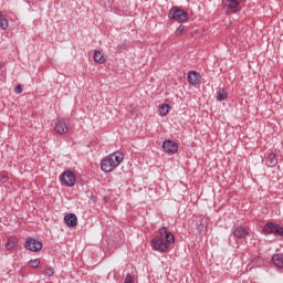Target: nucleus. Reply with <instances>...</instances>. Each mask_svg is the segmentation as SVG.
Listing matches in <instances>:
<instances>
[{"label":"nucleus","instance_id":"obj_1","mask_svg":"<svg viewBox=\"0 0 283 283\" xmlns=\"http://www.w3.org/2000/svg\"><path fill=\"white\" fill-rule=\"evenodd\" d=\"M123 158L125 156L122 153H114L111 154L108 157L104 158L101 163V169L102 171H105V174H109V171H114L120 163H123Z\"/></svg>","mask_w":283,"mask_h":283},{"label":"nucleus","instance_id":"obj_2","mask_svg":"<svg viewBox=\"0 0 283 283\" xmlns=\"http://www.w3.org/2000/svg\"><path fill=\"white\" fill-rule=\"evenodd\" d=\"M168 18L177 23H185L189 20V13L178 7H172L168 12Z\"/></svg>","mask_w":283,"mask_h":283},{"label":"nucleus","instance_id":"obj_3","mask_svg":"<svg viewBox=\"0 0 283 283\" xmlns=\"http://www.w3.org/2000/svg\"><path fill=\"white\" fill-rule=\"evenodd\" d=\"M242 3H244V0H222L223 10L228 14L240 12L242 10Z\"/></svg>","mask_w":283,"mask_h":283},{"label":"nucleus","instance_id":"obj_4","mask_svg":"<svg viewBox=\"0 0 283 283\" xmlns=\"http://www.w3.org/2000/svg\"><path fill=\"white\" fill-rule=\"evenodd\" d=\"M60 182H62L64 187H74V185H76V175L71 170H66L61 174Z\"/></svg>","mask_w":283,"mask_h":283},{"label":"nucleus","instance_id":"obj_5","mask_svg":"<svg viewBox=\"0 0 283 283\" xmlns=\"http://www.w3.org/2000/svg\"><path fill=\"white\" fill-rule=\"evenodd\" d=\"M24 249H27V251H32L33 253H39V251L43 249V242L30 237L25 241Z\"/></svg>","mask_w":283,"mask_h":283},{"label":"nucleus","instance_id":"obj_6","mask_svg":"<svg viewBox=\"0 0 283 283\" xmlns=\"http://www.w3.org/2000/svg\"><path fill=\"white\" fill-rule=\"evenodd\" d=\"M151 244L154 251H158L159 253H167L169 249V245L166 242H164L161 237L158 235L151 240Z\"/></svg>","mask_w":283,"mask_h":283},{"label":"nucleus","instance_id":"obj_7","mask_svg":"<svg viewBox=\"0 0 283 283\" xmlns=\"http://www.w3.org/2000/svg\"><path fill=\"white\" fill-rule=\"evenodd\" d=\"M196 224H197V231L198 233H205L207 231V227L209 224V218L205 216H200L196 219Z\"/></svg>","mask_w":283,"mask_h":283},{"label":"nucleus","instance_id":"obj_8","mask_svg":"<svg viewBox=\"0 0 283 283\" xmlns=\"http://www.w3.org/2000/svg\"><path fill=\"white\" fill-rule=\"evenodd\" d=\"M232 235L234 238H238V240H244V238H247V235H249V227L239 226V227L234 228L232 231Z\"/></svg>","mask_w":283,"mask_h":283},{"label":"nucleus","instance_id":"obj_9","mask_svg":"<svg viewBox=\"0 0 283 283\" xmlns=\"http://www.w3.org/2000/svg\"><path fill=\"white\" fill-rule=\"evenodd\" d=\"M163 149L166 154H176L178 153V143L174 140H165L163 143Z\"/></svg>","mask_w":283,"mask_h":283},{"label":"nucleus","instance_id":"obj_10","mask_svg":"<svg viewBox=\"0 0 283 283\" xmlns=\"http://www.w3.org/2000/svg\"><path fill=\"white\" fill-rule=\"evenodd\" d=\"M159 234H160V238H165V241L168 244H174V242H176V238L174 237V233H171L167 227H163L161 229H159Z\"/></svg>","mask_w":283,"mask_h":283},{"label":"nucleus","instance_id":"obj_11","mask_svg":"<svg viewBox=\"0 0 283 283\" xmlns=\"http://www.w3.org/2000/svg\"><path fill=\"white\" fill-rule=\"evenodd\" d=\"M54 132L61 136H63V134H67V124H65L63 119L57 118L54 124Z\"/></svg>","mask_w":283,"mask_h":283},{"label":"nucleus","instance_id":"obj_12","mask_svg":"<svg viewBox=\"0 0 283 283\" xmlns=\"http://www.w3.org/2000/svg\"><path fill=\"white\" fill-rule=\"evenodd\" d=\"M188 83L190 85H200V83H202V77L200 76V74L196 71H190L188 73Z\"/></svg>","mask_w":283,"mask_h":283},{"label":"nucleus","instance_id":"obj_13","mask_svg":"<svg viewBox=\"0 0 283 283\" xmlns=\"http://www.w3.org/2000/svg\"><path fill=\"white\" fill-rule=\"evenodd\" d=\"M64 222L66 227H70V229H74L78 224V219L76 218V214L74 213H67L64 217Z\"/></svg>","mask_w":283,"mask_h":283},{"label":"nucleus","instance_id":"obj_14","mask_svg":"<svg viewBox=\"0 0 283 283\" xmlns=\"http://www.w3.org/2000/svg\"><path fill=\"white\" fill-rule=\"evenodd\" d=\"M272 262L277 269H283V254L276 253L272 256Z\"/></svg>","mask_w":283,"mask_h":283},{"label":"nucleus","instance_id":"obj_15","mask_svg":"<svg viewBox=\"0 0 283 283\" xmlns=\"http://www.w3.org/2000/svg\"><path fill=\"white\" fill-rule=\"evenodd\" d=\"M19 239L17 237H10L6 243L7 251H12L17 247Z\"/></svg>","mask_w":283,"mask_h":283},{"label":"nucleus","instance_id":"obj_16","mask_svg":"<svg viewBox=\"0 0 283 283\" xmlns=\"http://www.w3.org/2000/svg\"><path fill=\"white\" fill-rule=\"evenodd\" d=\"M266 165H268V167H275V165H277V157H276L275 153L272 151L268 156Z\"/></svg>","mask_w":283,"mask_h":283},{"label":"nucleus","instance_id":"obj_17","mask_svg":"<svg viewBox=\"0 0 283 283\" xmlns=\"http://www.w3.org/2000/svg\"><path fill=\"white\" fill-rule=\"evenodd\" d=\"M93 59L95 63H99L101 65L105 63V56L101 54V51H95Z\"/></svg>","mask_w":283,"mask_h":283},{"label":"nucleus","instance_id":"obj_18","mask_svg":"<svg viewBox=\"0 0 283 283\" xmlns=\"http://www.w3.org/2000/svg\"><path fill=\"white\" fill-rule=\"evenodd\" d=\"M8 25H9L8 19H6L0 11V28H1V30H8Z\"/></svg>","mask_w":283,"mask_h":283},{"label":"nucleus","instance_id":"obj_19","mask_svg":"<svg viewBox=\"0 0 283 283\" xmlns=\"http://www.w3.org/2000/svg\"><path fill=\"white\" fill-rule=\"evenodd\" d=\"M160 116H167L169 114V104H163L159 106Z\"/></svg>","mask_w":283,"mask_h":283},{"label":"nucleus","instance_id":"obj_20","mask_svg":"<svg viewBox=\"0 0 283 283\" xmlns=\"http://www.w3.org/2000/svg\"><path fill=\"white\" fill-rule=\"evenodd\" d=\"M217 101H227V92L224 91V88H220L217 92Z\"/></svg>","mask_w":283,"mask_h":283},{"label":"nucleus","instance_id":"obj_21","mask_svg":"<svg viewBox=\"0 0 283 283\" xmlns=\"http://www.w3.org/2000/svg\"><path fill=\"white\" fill-rule=\"evenodd\" d=\"M29 266H31V269H39L41 261L39 259L31 260L29 261Z\"/></svg>","mask_w":283,"mask_h":283},{"label":"nucleus","instance_id":"obj_22","mask_svg":"<svg viewBox=\"0 0 283 283\" xmlns=\"http://www.w3.org/2000/svg\"><path fill=\"white\" fill-rule=\"evenodd\" d=\"M185 34V25H179L176 30V36H182Z\"/></svg>","mask_w":283,"mask_h":283},{"label":"nucleus","instance_id":"obj_23","mask_svg":"<svg viewBox=\"0 0 283 283\" xmlns=\"http://www.w3.org/2000/svg\"><path fill=\"white\" fill-rule=\"evenodd\" d=\"M44 275H46V277H52V275H54V268H48L44 270Z\"/></svg>","mask_w":283,"mask_h":283},{"label":"nucleus","instance_id":"obj_24","mask_svg":"<svg viewBox=\"0 0 283 283\" xmlns=\"http://www.w3.org/2000/svg\"><path fill=\"white\" fill-rule=\"evenodd\" d=\"M124 283H134V276H132V274H127Z\"/></svg>","mask_w":283,"mask_h":283},{"label":"nucleus","instance_id":"obj_25","mask_svg":"<svg viewBox=\"0 0 283 283\" xmlns=\"http://www.w3.org/2000/svg\"><path fill=\"white\" fill-rule=\"evenodd\" d=\"M14 92L15 94H21L23 92V86H21V84L17 85Z\"/></svg>","mask_w":283,"mask_h":283},{"label":"nucleus","instance_id":"obj_26","mask_svg":"<svg viewBox=\"0 0 283 283\" xmlns=\"http://www.w3.org/2000/svg\"><path fill=\"white\" fill-rule=\"evenodd\" d=\"M253 264H259L260 262V256H255L254 259H252Z\"/></svg>","mask_w":283,"mask_h":283},{"label":"nucleus","instance_id":"obj_27","mask_svg":"<svg viewBox=\"0 0 283 283\" xmlns=\"http://www.w3.org/2000/svg\"><path fill=\"white\" fill-rule=\"evenodd\" d=\"M119 50H120V48H122V50H127V46H125V44L124 45H122V46H117Z\"/></svg>","mask_w":283,"mask_h":283},{"label":"nucleus","instance_id":"obj_28","mask_svg":"<svg viewBox=\"0 0 283 283\" xmlns=\"http://www.w3.org/2000/svg\"><path fill=\"white\" fill-rule=\"evenodd\" d=\"M0 67H3V65L0 63Z\"/></svg>","mask_w":283,"mask_h":283}]
</instances>
